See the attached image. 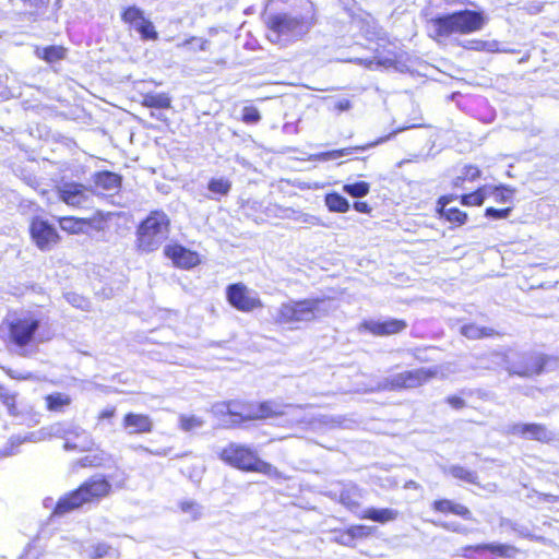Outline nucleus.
Returning <instances> with one entry per match:
<instances>
[{
  "label": "nucleus",
  "instance_id": "nucleus-1",
  "mask_svg": "<svg viewBox=\"0 0 559 559\" xmlns=\"http://www.w3.org/2000/svg\"><path fill=\"white\" fill-rule=\"evenodd\" d=\"M486 24L483 11L457 10L438 14L426 23L427 36L437 44H443L454 35H469L480 31Z\"/></svg>",
  "mask_w": 559,
  "mask_h": 559
},
{
  "label": "nucleus",
  "instance_id": "nucleus-2",
  "mask_svg": "<svg viewBox=\"0 0 559 559\" xmlns=\"http://www.w3.org/2000/svg\"><path fill=\"white\" fill-rule=\"evenodd\" d=\"M111 491L112 485L109 477L99 474L93 475L82 481L76 488L61 496L52 509V515L62 516L79 510L85 504L98 503L108 497Z\"/></svg>",
  "mask_w": 559,
  "mask_h": 559
},
{
  "label": "nucleus",
  "instance_id": "nucleus-3",
  "mask_svg": "<svg viewBox=\"0 0 559 559\" xmlns=\"http://www.w3.org/2000/svg\"><path fill=\"white\" fill-rule=\"evenodd\" d=\"M218 459L240 472L258 473L275 479L283 478V474L273 464L262 460L258 451L248 444L230 442L218 452Z\"/></svg>",
  "mask_w": 559,
  "mask_h": 559
},
{
  "label": "nucleus",
  "instance_id": "nucleus-4",
  "mask_svg": "<svg viewBox=\"0 0 559 559\" xmlns=\"http://www.w3.org/2000/svg\"><path fill=\"white\" fill-rule=\"evenodd\" d=\"M313 23L312 16L292 15L287 12L272 13L264 19L266 38L271 43L286 45L302 38Z\"/></svg>",
  "mask_w": 559,
  "mask_h": 559
},
{
  "label": "nucleus",
  "instance_id": "nucleus-5",
  "mask_svg": "<svg viewBox=\"0 0 559 559\" xmlns=\"http://www.w3.org/2000/svg\"><path fill=\"white\" fill-rule=\"evenodd\" d=\"M170 221L162 210L151 211L136 230V248L141 252L155 251L169 231Z\"/></svg>",
  "mask_w": 559,
  "mask_h": 559
},
{
  "label": "nucleus",
  "instance_id": "nucleus-6",
  "mask_svg": "<svg viewBox=\"0 0 559 559\" xmlns=\"http://www.w3.org/2000/svg\"><path fill=\"white\" fill-rule=\"evenodd\" d=\"M324 298H304L284 302L280 306L274 322L296 329L300 323H308L320 317V305Z\"/></svg>",
  "mask_w": 559,
  "mask_h": 559
},
{
  "label": "nucleus",
  "instance_id": "nucleus-7",
  "mask_svg": "<svg viewBox=\"0 0 559 559\" xmlns=\"http://www.w3.org/2000/svg\"><path fill=\"white\" fill-rule=\"evenodd\" d=\"M227 413L236 417L237 421L265 420L285 414V405L275 401L237 402L227 404Z\"/></svg>",
  "mask_w": 559,
  "mask_h": 559
},
{
  "label": "nucleus",
  "instance_id": "nucleus-8",
  "mask_svg": "<svg viewBox=\"0 0 559 559\" xmlns=\"http://www.w3.org/2000/svg\"><path fill=\"white\" fill-rule=\"evenodd\" d=\"M39 326L40 320L35 316L27 314L13 318L5 322V343L15 348L24 349L34 344Z\"/></svg>",
  "mask_w": 559,
  "mask_h": 559
},
{
  "label": "nucleus",
  "instance_id": "nucleus-9",
  "mask_svg": "<svg viewBox=\"0 0 559 559\" xmlns=\"http://www.w3.org/2000/svg\"><path fill=\"white\" fill-rule=\"evenodd\" d=\"M551 356L542 353L528 352L519 355L516 362H509L506 370L510 376L532 378L547 370Z\"/></svg>",
  "mask_w": 559,
  "mask_h": 559
},
{
  "label": "nucleus",
  "instance_id": "nucleus-10",
  "mask_svg": "<svg viewBox=\"0 0 559 559\" xmlns=\"http://www.w3.org/2000/svg\"><path fill=\"white\" fill-rule=\"evenodd\" d=\"M28 235L32 242L40 251H49L61 241V235L57 228L43 216L35 215L28 225Z\"/></svg>",
  "mask_w": 559,
  "mask_h": 559
},
{
  "label": "nucleus",
  "instance_id": "nucleus-11",
  "mask_svg": "<svg viewBox=\"0 0 559 559\" xmlns=\"http://www.w3.org/2000/svg\"><path fill=\"white\" fill-rule=\"evenodd\" d=\"M438 374L439 369L437 367L405 370L388 378L385 388L394 391L414 389L426 384L437 378Z\"/></svg>",
  "mask_w": 559,
  "mask_h": 559
},
{
  "label": "nucleus",
  "instance_id": "nucleus-12",
  "mask_svg": "<svg viewBox=\"0 0 559 559\" xmlns=\"http://www.w3.org/2000/svg\"><path fill=\"white\" fill-rule=\"evenodd\" d=\"M228 304L238 311L251 312L263 307L258 294L250 290L243 283H233L226 287Z\"/></svg>",
  "mask_w": 559,
  "mask_h": 559
},
{
  "label": "nucleus",
  "instance_id": "nucleus-13",
  "mask_svg": "<svg viewBox=\"0 0 559 559\" xmlns=\"http://www.w3.org/2000/svg\"><path fill=\"white\" fill-rule=\"evenodd\" d=\"M429 509L439 519L455 516L466 522L474 521L473 511L468 506L448 497L433 499L429 504Z\"/></svg>",
  "mask_w": 559,
  "mask_h": 559
},
{
  "label": "nucleus",
  "instance_id": "nucleus-14",
  "mask_svg": "<svg viewBox=\"0 0 559 559\" xmlns=\"http://www.w3.org/2000/svg\"><path fill=\"white\" fill-rule=\"evenodd\" d=\"M164 255L171 261L175 267L191 270L202 263L201 254L179 242H171L164 247Z\"/></svg>",
  "mask_w": 559,
  "mask_h": 559
},
{
  "label": "nucleus",
  "instance_id": "nucleus-15",
  "mask_svg": "<svg viewBox=\"0 0 559 559\" xmlns=\"http://www.w3.org/2000/svg\"><path fill=\"white\" fill-rule=\"evenodd\" d=\"M92 189L87 186L69 181L57 188L58 199L71 207H83L91 199Z\"/></svg>",
  "mask_w": 559,
  "mask_h": 559
},
{
  "label": "nucleus",
  "instance_id": "nucleus-16",
  "mask_svg": "<svg viewBox=\"0 0 559 559\" xmlns=\"http://www.w3.org/2000/svg\"><path fill=\"white\" fill-rule=\"evenodd\" d=\"M455 200H457V198L453 193L440 195L436 202V213L439 215V217L448 222L452 227H461L468 221V214L460 207L448 206Z\"/></svg>",
  "mask_w": 559,
  "mask_h": 559
},
{
  "label": "nucleus",
  "instance_id": "nucleus-17",
  "mask_svg": "<svg viewBox=\"0 0 559 559\" xmlns=\"http://www.w3.org/2000/svg\"><path fill=\"white\" fill-rule=\"evenodd\" d=\"M360 326L373 336L383 337L402 333L408 324L404 319L390 318L383 321L366 320Z\"/></svg>",
  "mask_w": 559,
  "mask_h": 559
},
{
  "label": "nucleus",
  "instance_id": "nucleus-18",
  "mask_svg": "<svg viewBox=\"0 0 559 559\" xmlns=\"http://www.w3.org/2000/svg\"><path fill=\"white\" fill-rule=\"evenodd\" d=\"M509 432L513 436L540 443H549L554 439L547 426L538 423L514 424L509 428Z\"/></svg>",
  "mask_w": 559,
  "mask_h": 559
},
{
  "label": "nucleus",
  "instance_id": "nucleus-19",
  "mask_svg": "<svg viewBox=\"0 0 559 559\" xmlns=\"http://www.w3.org/2000/svg\"><path fill=\"white\" fill-rule=\"evenodd\" d=\"M63 448L67 451L86 452L92 451L95 443L92 436L80 428H71L63 432Z\"/></svg>",
  "mask_w": 559,
  "mask_h": 559
},
{
  "label": "nucleus",
  "instance_id": "nucleus-20",
  "mask_svg": "<svg viewBox=\"0 0 559 559\" xmlns=\"http://www.w3.org/2000/svg\"><path fill=\"white\" fill-rule=\"evenodd\" d=\"M121 425L130 435H147L154 430L152 417L143 413H126L122 417Z\"/></svg>",
  "mask_w": 559,
  "mask_h": 559
},
{
  "label": "nucleus",
  "instance_id": "nucleus-21",
  "mask_svg": "<svg viewBox=\"0 0 559 559\" xmlns=\"http://www.w3.org/2000/svg\"><path fill=\"white\" fill-rule=\"evenodd\" d=\"M61 230L69 235H80L85 233L87 227L92 226V218L76 217L72 215L61 216L57 219Z\"/></svg>",
  "mask_w": 559,
  "mask_h": 559
},
{
  "label": "nucleus",
  "instance_id": "nucleus-22",
  "mask_svg": "<svg viewBox=\"0 0 559 559\" xmlns=\"http://www.w3.org/2000/svg\"><path fill=\"white\" fill-rule=\"evenodd\" d=\"M93 182L96 188L104 191H118L122 186V176L109 170H100L93 175Z\"/></svg>",
  "mask_w": 559,
  "mask_h": 559
},
{
  "label": "nucleus",
  "instance_id": "nucleus-23",
  "mask_svg": "<svg viewBox=\"0 0 559 559\" xmlns=\"http://www.w3.org/2000/svg\"><path fill=\"white\" fill-rule=\"evenodd\" d=\"M460 333L468 340L492 338L501 335V333L493 328L480 326L474 322L463 324L460 328Z\"/></svg>",
  "mask_w": 559,
  "mask_h": 559
},
{
  "label": "nucleus",
  "instance_id": "nucleus-24",
  "mask_svg": "<svg viewBox=\"0 0 559 559\" xmlns=\"http://www.w3.org/2000/svg\"><path fill=\"white\" fill-rule=\"evenodd\" d=\"M371 534L372 531L370 527L362 524H355L340 532L338 542L345 546H350L354 542L367 538Z\"/></svg>",
  "mask_w": 559,
  "mask_h": 559
},
{
  "label": "nucleus",
  "instance_id": "nucleus-25",
  "mask_svg": "<svg viewBox=\"0 0 559 559\" xmlns=\"http://www.w3.org/2000/svg\"><path fill=\"white\" fill-rule=\"evenodd\" d=\"M488 197V185H481L471 192L456 195L461 205L466 207H479Z\"/></svg>",
  "mask_w": 559,
  "mask_h": 559
},
{
  "label": "nucleus",
  "instance_id": "nucleus-26",
  "mask_svg": "<svg viewBox=\"0 0 559 559\" xmlns=\"http://www.w3.org/2000/svg\"><path fill=\"white\" fill-rule=\"evenodd\" d=\"M483 176V171L479 166L474 164H466L462 168L461 175L456 176L452 182L451 187L453 189H464L465 182H475L479 180Z\"/></svg>",
  "mask_w": 559,
  "mask_h": 559
},
{
  "label": "nucleus",
  "instance_id": "nucleus-27",
  "mask_svg": "<svg viewBox=\"0 0 559 559\" xmlns=\"http://www.w3.org/2000/svg\"><path fill=\"white\" fill-rule=\"evenodd\" d=\"M447 473L455 480L474 485V486H480L479 476L476 471L467 468L463 465L455 464L451 465Z\"/></svg>",
  "mask_w": 559,
  "mask_h": 559
},
{
  "label": "nucleus",
  "instance_id": "nucleus-28",
  "mask_svg": "<svg viewBox=\"0 0 559 559\" xmlns=\"http://www.w3.org/2000/svg\"><path fill=\"white\" fill-rule=\"evenodd\" d=\"M397 516L399 512L390 508H369L359 514V519L370 520L381 524L395 521Z\"/></svg>",
  "mask_w": 559,
  "mask_h": 559
},
{
  "label": "nucleus",
  "instance_id": "nucleus-29",
  "mask_svg": "<svg viewBox=\"0 0 559 559\" xmlns=\"http://www.w3.org/2000/svg\"><path fill=\"white\" fill-rule=\"evenodd\" d=\"M141 105L145 108L169 109L171 97L167 93H145L142 96Z\"/></svg>",
  "mask_w": 559,
  "mask_h": 559
},
{
  "label": "nucleus",
  "instance_id": "nucleus-30",
  "mask_svg": "<svg viewBox=\"0 0 559 559\" xmlns=\"http://www.w3.org/2000/svg\"><path fill=\"white\" fill-rule=\"evenodd\" d=\"M35 55L47 63H55L66 58L67 48L61 45H50L44 48L37 47Z\"/></svg>",
  "mask_w": 559,
  "mask_h": 559
},
{
  "label": "nucleus",
  "instance_id": "nucleus-31",
  "mask_svg": "<svg viewBox=\"0 0 559 559\" xmlns=\"http://www.w3.org/2000/svg\"><path fill=\"white\" fill-rule=\"evenodd\" d=\"M72 403V399L61 392L51 393L45 396L46 408L49 412L61 413Z\"/></svg>",
  "mask_w": 559,
  "mask_h": 559
},
{
  "label": "nucleus",
  "instance_id": "nucleus-32",
  "mask_svg": "<svg viewBox=\"0 0 559 559\" xmlns=\"http://www.w3.org/2000/svg\"><path fill=\"white\" fill-rule=\"evenodd\" d=\"M484 550L503 559H512L520 552V549L513 545L495 543H484Z\"/></svg>",
  "mask_w": 559,
  "mask_h": 559
},
{
  "label": "nucleus",
  "instance_id": "nucleus-33",
  "mask_svg": "<svg viewBox=\"0 0 559 559\" xmlns=\"http://www.w3.org/2000/svg\"><path fill=\"white\" fill-rule=\"evenodd\" d=\"M324 203L328 210L334 213H346L350 207L347 199L337 192L326 193L324 197Z\"/></svg>",
  "mask_w": 559,
  "mask_h": 559
},
{
  "label": "nucleus",
  "instance_id": "nucleus-34",
  "mask_svg": "<svg viewBox=\"0 0 559 559\" xmlns=\"http://www.w3.org/2000/svg\"><path fill=\"white\" fill-rule=\"evenodd\" d=\"M515 193V189L507 185H488V195H492L497 203L510 202Z\"/></svg>",
  "mask_w": 559,
  "mask_h": 559
},
{
  "label": "nucleus",
  "instance_id": "nucleus-35",
  "mask_svg": "<svg viewBox=\"0 0 559 559\" xmlns=\"http://www.w3.org/2000/svg\"><path fill=\"white\" fill-rule=\"evenodd\" d=\"M207 189L218 197L227 195L231 189V181L226 178H211L207 182Z\"/></svg>",
  "mask_w": 559,
  "mask_h": 559
},
{
  "label": "nucleus",
  "instance_id": "nucleus-36",
  "mask_svg": "<svg viewBox=\"0 0 559 559\" xmlns=\"http://www.w3.org/2000/svg\"><path fill=\"white\" fill-rule=\"evenodd\" d=\"M143 13L144 12L140 8L135 5H129L122 10L121 20L123 23L133 28L134 25L141 22Z\"/></svg>",
  "mask_w": 559,
  "mask_h": 559
},
{
  "label": "nucleus",
  "instance_id": "nucleus-37",
  "mask_svg": "<svg viewBox=\"0 0 559 559\" xmlns=\"http://www.w3.org/2000/svg\"><path fill=\"white\" fill-rule=\"evenodd\" d=\"M340 503L349 511L359 509L360 502L356 491L350 489L342 490L338 498Z\"/></svg>",
  "mask_w": 559,
  "mask_h": 559
},
{
  "label": "nucleus",
  "instance_id": "nucleus-38",
  "mask_svg": "<svg viewBox=\"0 0 559 559\" xmlns=\"http://www.w3.org/2000/svg\"><path fill=\"white\" fill-rule=\"evenodd\" d=\"M343 191L353 198H362L370 192V185L366 181H357L343 186Z\"/></svg>",
  "mask_w": 559,
  "mask_h": 559
},
{
  "label": "nucleus",
  "instance_id": "nucleus-39",
  "mask_svg": "<svg viewBox=\"0 0 559 559\" xmlns=\"http://www.w3.org/2000/svg\"><path fill=\"white\" fill-rule=\"evenodd\" d=\"M104 461V452L98 451L97 453H94L92 455H86L79 459L75 462V465L79 467H100L103 466Z\"/></svg>",
  "mask_w": 559,
  "mask_h": 559
},
{
  "label": "nucleus",
  "instance_id": "nucleus-40",
  "mask_svg": "<svg viewBox=\"0 0 559 559\" xmlns=\"http://www.w3.org/2000/svg\"><path fill=\"white\" fill-rule=\"evenodd\" d=\"M178 425L182 431L188 432L201 427L203 420L195 415H180Z\"/></svg>",
  "mask_w": 559,
  "mask_h": 559
},
{
  "label": "nucleus",
  "instance_id": "nucleus-41",
  "mask_svg": "<svg viewBox=\"0 0 559 559\" xmlns=\"http://www.w3.org/2000/svg\"><path fill=\"white\" fill-rule=\"evenodd\" d=\"M138 33L144 41H155L158 39V32L151 20L143 22L142 26L138 27Z\"/></svg>",
  "mask_w": 559,
  "mask_h": 559
},
{
  "label": "nucleus",
  "instance_id": "nucleus-42",
  "mask_svg": "<svg viewBox=\"0 0 559 559\" xmlns=\"http://www.w3.org/2000/svg\"><path fill=\"white\" fill-rule=\"evenodd\" d=\"M366 148H367V146H348V147H343V148H338V150H331V151L324 152V153H322L321 156L325 160L335 159L338 157L350 155L356 151H364Z\"/></svg>",
  "mask_w": 559,
  "mask_h": 559
},
{
  "label": "nucleus",
  "instance_id": "nucleus-43",
  "mask_svg": "<svg viewBox=\"0 0 559 559\" xmlns=\"http://www.w3.org/2000/svg\"><path fill=\"white\" fill-rule=\"evenodd\" d=\"M112 547L104 542L94 544L90 551H88V558L90 559H103L108 557L111 554Z\"/></svg>",
  "mask_w": 559,
  "mask_h": 559
},
{
  "label": "nucleus",
  "instance_id": "nucleus-44",
  "mask_svg": "<svg viewBox=\"0 0 559 559\" xmlns=\"http://www.w3.org/2000/svg\"><path fill=\"white\" fill-rule=\"evenodd\" d=\"M240 120L246 124H255L261 120V114L254 106H245Z\"/></svg>",
  "mask_w": 559,
  "mask_h": 559
},
{
  "label": "nucleus",
  "instance_id": "nucleus-45",
  "mask_svg": "<svg viewBox=\"0 0 559 559\" xmlns=\"http://www.w3.org/2000/svg\"><path fill=\"white\" fill-rule=\"evenodd\" d=\"M0 401L7 406L10 414H17L16 395L0 386Z\"/></svg>",
  "mask_w": 559,
  "mask_h": 559
},
{
  "label": "nucleus",
  "instance_id": "nucleus-46",
  "mask_svg": "<svg viewBox=\"0 0 559 559\" xmlns=\"http://www.w3.org/2000/svg\"><path fill=\"white\" fill-rule=\"evenodd\" d=\"M513 211L512 206H508L504 209H496L492 206H489L485 210V216L492 219H503L509 217L511 212Z\"/></svg>",
  "mask_w": 559,
  "mask_h": 559
},
{
  "label": "nucleus",
  "instance_id": "nucleus-47",
  "mask_svg": "<svg viewBox=\"0 0 559 559\" xmlns=\"http://www.w3.org/2000/svg\"><path fill=\"white\" fill-rule=\"evenodd\" d=\"M480 552H486L484 550V543L475 544V545H466L462 548V556L465 559H476V556Z\"/></svg>",
  "mask_w": 559,
  "mask_h": 559
},
{
  "label": "nucleus",
  "instance_id": "nucleus-48",
  "mask_svg": "<svg viewBox=\"0 0 559 559\" xmlns=\"http://www.w3.org/2000/svg\"><path fill=\"white\" fill-rule=\"evenodd\" d=\"M445 403L454 409H462L466 406V402L461 395H449L445 399Z\"/></svg>",
  "mask_w": 559,
  "mask_h": 559
},
{
  "label": "nucleus",
  "instance_id": "nucleus-49",
  "mask_svg": "<svg viewBox=\"0 0 559 559\" xmlns=\"http://www.w3.org/2000/svg\"><path fill=\"white\" fill-rule=\"evenodd\" d=\"M116 407L114 406H110V407H106L104 409H102L98 414H97V419L99 421H103V420H106V419H111L112 417L116 416Z\"/></svg>",
  "mask_w": 559,
  "mask_h": 559
},
{
  "label": "nucleus",
  "instance_id": "nucleus-50",
  "mask_svg": "<svg viewBox=\"0 0 559 559\" xmlns=\"http://www.w3.org/2000/svg\"><path fill=\"white\" fill-rule=\"evenodd\" d=\"M353 207L357 212L364 213V214H370V212H371V206L366 201H356V202H354Z\"/></svg>",
  "mask_w": 559,
  "mask_h": 559
},
{
  "label": "nucleus",
  "instance_id": "nucleus-51",
  "mask_svg": "<svg viewBox=\"0 0 559 559\" xmlns=\"http://www.w3.org/2000/svg\"><path fill=\"white\" fill-rule=\"evenodd\" d=\"M427 127H428V124H426V123H414L412 126L400 127L396 130H394L390 135H388L384 140L390 139L391 135H394L399 132L405 131L411 128H427Z\"/></svg>",
  "mask_w": 559,
  "mask_h": 559
},
{
  "label": "nucleus",
  "instance_id": "nucleus-52",
  "mask_svg": "<svg viewBox=\"0 0 559 559\" xmlns=\"http://www.w3.org/2000/svg\"><path fill=\"white\" fill-rule=\"evenodd\" d=\"M24 3L29 4L36 8H45L48 3V0H23Z\"/></svg>",
  "mask_w": 559,
  "mask_h": 559
},
{
  "label": "nucleus",
  "instance_id": "nucleus-53",
  "mask_svg": "<svg viewBox=\"0 0 559 559\" xmlns=\"http://www.w3.org/2000/svg\"><path fill=\"white\" fill-rule=\"evenodd\" d=\"M436 525L452 532H460L459 526H452L448 522H433Z\"/></svg>",
  "mask_w": 559,
  "mask_h": 559
},
{
  "label": "nucleus",
  "instance_id": "nucleus-54",
  "mask_svg": "<svg viewBox=\"0 0 559 559\" xmlns=\"http://www.w3.org/2000/svg\"><path fill=\"white\" fill-rule=\"evenodd\" d=\"M194 507H195V503L193 501H185V502L180 503L181 510H183L186 512L193 510Z\"/></svg>",
  "mask_w": 559,
  "mask_h": 559
},
{
  "label": "nucleus",
  "instance_id": "nucleus-55",
  "mask_svg": "<svg viewBox=\"0 0 559 559\" xmlns=\"http://www.w3.org/2000/svg\"><path fill=\"white\" fill-rule=\"evenodd\" d=\"M145 451H147V452H150V453H152V454H154V455H159V456H160V455H167V454H168V452H169V450H160V451L152 452V451H150L148 449H145Z\"/></svg>",
  "mask_w": 559,
  "mask_h": 559
},
{
  "label": "nucleus",
  "instance_id": "nucleus-56",
  "mask_svg": "<svg viewBox=\"0 0 559 559\" xmlns=\"http://www.w3.org/2000/svg\"><path fill=\"white\" fill-rule=\"evenodd\" d=\"M147 21H148V19H146V17L144 16V14H143V15H142V20H141V22H140V23H138L136 25H134V26H133V28L138 32V27H141V26H142V23H143V22H147Z\"/></svg>",
  "mask_w": 559,
  "mask_h": 559
},
{
  "label": "nucleus",
  "instance_id": "nucleus-57",
  "mask_svg": "<svg viewBox=\"0 0 559 559\" xmlns=\"http://www.w3.org/2000/svg\"><path fill=\"white\" fill-rule=\"evenodd\" d=\"M209 44H210V43H209V40L203 39V40L201 41L200 48H201L202 50H205V49H207Z\"/></svg>",
  "mask_w": 559,
  "mask_h": 559
},
{
  "label": "nucleus",
  "instance_id": "nucleus-58",
  "mask_svg": "<svg viewBox=\"0 0 559 559\" xmlns=\"http://www.w3.org/2000/svg\"><path fill=\"white\" fill-rule=\"evenodd\" d=\"M558 476H559V474H558Z\"/></svg>",
  "mask_w": 559,
  "mask_h": 559
}]
</instances>
